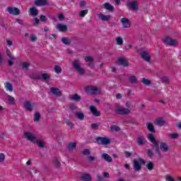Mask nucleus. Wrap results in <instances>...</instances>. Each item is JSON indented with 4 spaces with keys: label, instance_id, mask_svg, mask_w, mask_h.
<instances>
[{
    "label": "nucleus",
    "instance_id": "8",
    "mask_svg": "<svg viewBox=\"0 0 181 181\" xmlns=\"http://www.w3.org/2000/svg\"><path fill=\"white\" fill-rule=\"evenodd\" d=\"M117 63L118 66H122V67H128V66H129V62L128 60L123 57H119Z\"/></svg>",
    "mask_w": 181,
    "mask_h": 181
},
{
    "label": "nucleus",
    "instance_id": "32",
    "mask_svg": "<svg viewBox=\"0 0 181 181\" xmlns=\"http://www.w3.org/2000/svg\"><path fill=\"white\" fill-rule=\"evenodd\" d=\"M129 81L132 84H137L138 83V79H136V76H132L129 78Z\"/></svg>",
    "mask_w": 181,
    "mask_h": 181
},
{
    "label": "nucleus",
    "instance_id": "40",
    "mask_svg": "<svg viewBox=\"0 0 181 181\" xmlns=\"http://www.w3.org/2000/svg\"><path fill=\"white\" fill-rule=\"evenodd\" d=\"M88 13V9L81 11L79 16L81 18H84Z\"/></svg>",
    "mask_w": 181,
    "mask_h": 181
},
{
    "label": "nucleus",
    "instance_id": "55",
    "mask_svg": "<svg viewBox=\"0 0 181 181\" xmlns=\"http://www.w3.org/2000/svg\"><path fill=\"white\" fill-rule=\"evenodd\" d=\"M99 127L100 126L97 123H93V124H91V129H95V130L98 129Z\"/></svg>",
    "mask_w": 181,
    "mask_h": 181
},
{
    "label": "nucleus",
    "instance_id": "29",
    "mask_svg": "<svg viewBox=\"0 0 181 181\" xmlns=\"http://www.w3.org/2000/svg\"><path fill=\"white\" fill-rule=\"evenodd\" d=\"M5 88L7 91H10V92L13 91V86H12V83H11L9 82H6L5 83Z\"/></svg>",
    "mask_w": 181,
    "mask_h": 181
},
{
    "label": "nucleus",
    "instance_id": "61",
    "mask_svg": "<svg viewBox=\"0 0 181 181\" xmlns=\"http://www.w3.org/2000/svg\"><path fill=\"white\" fill-rule=\"evenodd\" d=\"M124 155H125L126 158H129V157H131V156H132V154L131 152H129V151H125V152H124Z\"/></svg>",
    "mask_w": 181,
    "mask_h": 181
},
{
    "label": "nucleus",
    "instance_id": "30",
    "mask_svg": "<svg viewBox=\"0 0 181 181\" xmlns=\"http://www.w3.org/2000/svg\"><path fill=\"white\" fill-rule=\"evenodd\" d=\"M147 128L150 132H156V130L155 129V126H153L152 123H147Z\"/></svg>",
    "mask_w": 181,
    "mask_h": 181
},
{
    "label": "nucleus",
    "instance_id": "39",
    "mask_svg": "<svg viewBox=\"0 0 181 181\" xmlns=\"http://www.w3.org/2000/svg\"><path fill=\"white\" fill-rule=\"evenodd\" d=\"M7 98L9 103H11V105H15V98L11 96L10 95H8Z\"/></svg>",
    "mask_w": 181,
    "mask_h": 181
},
{
    "label": "nucleus",
    "instance_id": "54",
    "mask_svg": "<svg viewBox=\"0 0 181 181\" xmlns=\"http://www.w3.org/2000/svg\"><path fill=\"white\" fill-rule=\"evenodd\" d=\"M33 21H34L33 26H36V25H39L40 23V20L37 18H34Z\"/></svg>",
    "mask_w": 181,
    "mask_h": 181
},
{
    "label": "nucleus",
    "instance_id": "45",
    "mask_svg": "<svg viewBox=\"0 0 181 181\" xmlns=\"http://www.w3.org/2000/svg\"><path fill=\"white\" fill-rule=\"evenodd\" d=\"M141 83H143V84H144L145 86H151V81L145 78H142Z\"/></svg>",
    "mask_w": 181,
    "mask_h": 181
},
{
    "label": "nucleus",
    "instance_id": "6",
    "mask_svg": "<svg viewBox=\"0 0 181 181\" xmlns=\"http://www.w3.org/2000/svg\"><path fill=\"white\" fill-rule=\"evenodd\" d=\"M164 45H167L168 46H177V40L171 39L169 37H165L163 39Z\"/></svg>",
    "mask_w": 181,
    "mask_h": 181
},
{
    "label": "nucleus",
    "instance_id": "37",
    "mask_svg": "<svg viewBox=\"0 0 181 181\" xmlns=\"http://www.w3.org/2000/svg\"><path fill=\"white\" fill-rule=\"evenodd\" d=\"M137 144H138V145H139V146H142V145H144L145 142H144V137L139 136L137 138Z\"/></svg>",
    "mask_w": 181,
    "mask_h": 181
},
{
    "label": "nucleus",
    "instance_id": "3",
    "mask_svg": "<svg viewBox=\"0 0 181 181\" xmlns=\"http://www.w3.org/2000/svg\"><path fill=\"white\" fill-rule=\"evenodd\" d=\"M146 162L145 160L143 158H139V160L136 159L133 160V168L134 172H139L141 169H142L141 165H145Z\"/></svg>",
    "mask_w": 181,
    "mask_h": 181
},
{
    "label": "nucleus",
    "instance_id": "34",
    "mask_svg": "<svg viewBox=\"0 0 181 181\" xmlns=\"http://www.w3.org/2000/svg\"><path fill=\"white\" fill-rule=\"evenodd\" d=\"M76 118H78V119L83 121L84 119V113H83L81 112H77L76 113Z\"/></svg>",
    "mask_w": 181,
    "mask_h": 181
},
{
    "label": "nucleus",
    "instance_id": "59",
    "mask_svg": "<svg viewBox=\"0 0 181 181\" xmlns=\"http://www.w3.org/2000/svg\"><path fill=\"white\" fill-rule=\"evenodd\" d=\"M96 181H105L101 175H97Z\"/></svg>",
    "mask_w": 181,
    "mask_h": 181
},
{
    "label": "nucleus",
    "instance_id": "28",
    "mask_svg": "<svg viewBox=\"0 0 181 181\" xmlns=\"http://www.w3.org/2000/svg\"><path fill=\"white\" fill-rule=\"evenodd\" d=\"M19 66L20 67H22L23 70H28L29 66H30V64L23 62L19 64Z\"/></svg>",
    "mask_w": 181,
    "mask_h": 181
},
{
    "label": "nucleus",
    "instance_id": "18",
    "mask_svg": "<svg viewBox=\"0 0 181 181\" xmlns=\"http://www.w3.org/2000/svg\"><path fill=\"white\" fill-rule=\"evenodd\" d=\"M98 18L103 22H108V21H110V19H111V16L110 15L106 16L104 14H99Z\"/></svg>",
    "mask_w": 181,
    "mask_h": 181
},
{
    "label": "nucleus",
    "instance_id": "47",
    "mask_svg": "<svg viewBox=\"0 0 181 181\" xmlns=\"http://www.w3.org/2000/svg\"><path fill=\"white\" fill-rule=\"evenodd\" d=\"M6 53L7 56L9 57V59H11L12 60H15V57H13V56H12V53L11 52V51L9 49H6Z\"/></svg>",
    "mask_w": 181,
    "mask_h": 181
},
{
    "label": "nucleus",
    "instance_id": "22",
    "mask_svg": "<svg viewBox=\"0 0 181 181\" xmlns=\"http://www.w3.org/2000/svg\"><path fill=\"white\" fill-rule=\"evenodd\" d=\"M156 124L158 125V127H163V125L166 124V122L162 117H158L156 119Z\"/></svg>",
    "mask_w": 181,
    "mask_h": 181
},
{
    "label": "nucleus",
    "instance_id": "50",
    "mask_svg": "<svg viewBox=\"0 0 181 181\" xmlns=\"http://www.w3.org/2000/svg\"><path fill=\"white\" fill-rule=\"evenodd\" d=\"M69 109L71 110V111H74V110H77V106H76V104L74 103H70Z\"/></svg>",
    "mask_w": 181,
    "mask_h": 181
},
{
    "label": "nucleus",
    "instance_id": "24",
    "mask_svg": "<svg viewBox=\"0 0 181 181\" xmlns=\"http://www.w3.org/2000/svg\"><path fill=\"white\" fill-rule=\"evenodd\" d=\"M102 158L104 159V160H106V162L110 163L112 162V157L110 156L107 153H103L102 154Z\"/></svg>",
    "mask_w": 181,
    "mask_h": 181
},
{
    "label": "nucleus",
    "instance_id": "11",
    "mask_svg": "<svg viewBox=\"0 0 181 181\" xmlns=\"http://www.w3.org/2000/svg\"><path fill=\"white\" fill-rule=\"evenodd\" d=\"M127 6L129 8V9H130L131 11H139V7L138 6V1H130L127 4Z\"/></svg>",
    "mask_w": 181,
    "mask_h": 181
},
{
    "label": "nucleus",
    "instance_id": "51",
    "mask_svg": "<svg viewBox=\"0 0 181 181\" xmlns=\"http://www.w3.org/2000/svg\"><path fill=\"white\" fill-rule=\"evenodd\" d=\"M146 151L148 156L151 158H153V152H152V150L148 148Z\"/></svg>",
    "mask_w": 181,
    "mask_h": 181
},
{
    "label": "nucleus",
    "instance_id": "7",
    "mask_svg": "<svg viewBox=\"0 0 181 181\" xmlns=\"http://www.w3.org/2000/svg\"><path fill=\"white\" fill-rule=\"evenodd\" d=\"M96 141L98 145H109V144H111V140L107 137H98Z\"/></svg>",
    "mask_w": 181,
    "mask_h": 181
},
{
    "label": "nucleus",
    "instance_id": "1",
    "mask_svg": "<svg viewBox=\"0 0 181 181\" xmlns=\"http://www.w3.org/2000/svg\"><path fill=\"white\" fill-rule=\"evenodd\" d=\"M147 138L148 141H150L151 144H151L152 149L155 151L156 153H157L158 156H162L160 149L162 151V152L169 151V147L168 146V144H166V143L161 142L159 146V141H156V139H155V136H153L152 133L148 134Z\"/></svg>",
    "mask_w": 181,
    "mask_h": 181
},
{
    "label": "nucleus",
    "instance_id": "17",
    "mask_svg": "<svg viewBox=\"0 0 181 181\" xmlns=\"http://www.w3.org/2000/svg\"><path fill=\"white\" fill-rule=\"evenodd\" d=\"M24 108L27 110V111H30V112H32L33 111V105L30 103V102L25 100L24 102Z\"/></svg>",
    "mask_w": 181,
    "mask_h": 181
},
{
    "label": "nucleus",
    "instance_id": "9",
    "mask_svg": "<svg viewBox=\"0 0 181 181\" xmlns=\"http://www.w3.org/2000/svg\"><path fill=\"white\" fill-rule=\"evenodd\" d=\"M24 136L25 138L28 139V141H30V142H33V144H35V142L37 141L36 136L29 132H25Z\"/></svg>",
    "mask_w": 181,
    "mask_h": 181
},
{
    "label": "nucleus",
    "instance_id": "58",
    "mask_svg": "<svg viewBox=\"0 0 181 181\" xmlns=\"http://www.w3.org/2000/svg\"><path fill=\"white\" fill-rule=\"evenodd\" d=\"M170 136L173 139H176L179 138V134L173 133V134H170Z\"/></svg>",
    "mask_w": 181,
    "mask_h": 181
},
{
    "label": "nucleus",
    "instance_id": "42",
    "mask_svg": "<svg viewBox=\"0 0 181 181\" xmlns=\"http://www.w3.org/2000/svg\"><path fill=\"white\" fill-rule=\"evenodd\" d=\"M53 163L55 165V168H60V166H62V164L60 163V161H59V160L56 158H54Z\"/></svg>",
    "mask_w": 181,
    "mask_h": 181
},
{
    "label": "nucleus",
    "instance_id": "49",
    "mask_svg": "<svg viewBox=\"0 0 181 181\" xmlns=\"http://www.w3.org/2000/svg\"><path fill=\"white\" fill-rule=\"evenodd\" d=\"M30 42H36V40H37V37H36L35 34H31L30 36Z\"/></svg>",
    "mask_w": 181,
    "mask_h": 181
},
{
    "label": "nucleus",
    "instance_id": "43",
    "mask_svg": "<svg viewBox=\"0 0 181 181\" xmlns=\"http://www.w3.org/2000/svg\"><path fill=\"white\" fill-rule=\"evenodd\" d=\"M54 70L55 73H57V74H60V73H62V67H60V66L59 65H55L54 67Z\"/></svg>",
    "mask_w": 181,
    "mask_h": 181
},
{
    "label": "nucleus",
    "instance_id": "53",
    "mask_svg": "<svg viewBox=\"0 0 181 181\" xmlns=\"http://www.w3.org/2000/svg\"><path fill=\"white\" fill-rule=\"evenodd\" d=\"M83 155H84L85 156H88V155L91 154V152L90 151V150L88 149H85L83 150V151L82 152Z\"/></svg>",
    "mask_w": 181,
    "mask_h": 181
},
{
    "label": "nucleus",
    "instance_id": "23",
    "mask_svg": "<svg viewBox=\"0 0 181 181\" xmlns=\"http://www.w3.org/2000/svg\"><path fill=\"white\" fill-rule=\"evenodd\" d=\"M103 5L106 11H109V12H114V6L111 5L110 3H105Z\"/></svg>",
    "mask_w": 181,
    "mask_h": 181
},
{
    "label": "nucleus",
    "instance_id": "36",
    "mask_svg": "<svg viewBox=\"0 0 181 181\" xmlns=\"http://www.w3.org/2000/svg\"><path fill=\"white\" fill-rule=\"evenodd\" d=\"M34 144H37V146H39V148H45V142H43L42 141L40 140H35V142Z\"/></svg>",
    "mask_w": 181,
    "mask_h": 181
},
{
    "label": "nucleus",
    "instance_id": "52",
    "mask_svg": "<svg viewBox=\"0 0 181 181\" xmlns=\"http://www.w3.org/2000/svg\"><path fill=\"white\" fill-rule=\"evenodd\" d=\"M85 60L86 62H89V63H91L94 62V58L92 57L88 56L85 57Z\"/></svg>",
    "mask_w": 181,
    "mask_h": 181
},
{
    "label": "nucleus",
    "instance_id": "63",
    "mask_svg": "<svg viewBox=\"0 0 181 181\" xmlns=\"http://www.w3.org/2000/svg\"><path fill=\"white\" fill-rule=\"evenodd\" d=\"M16 21L17 23H19V25H25V24H23V20H21V19H19V18H17Z\"/></svg>",
    "mask_w": 181,
    "mask_h": 181
},
{
    "label": "nucleus",
    "instance_id": "4",
    "mask_svg": "<svg viewBox=\"0 0 181 181\" xmlns=\"http://www.w3.org/2000/svg\"><path fill=\"white\" fill-rule=\"evenodd\" d=\"M72 66H73L74 70H76V71L79 74H84V73L86 72L84 71V69H83L81 68V64H80V62H78V60H77V59L74 60V62L72 63Z\"/></svg>",
    "mask_w": 181,
    "mask_h": 181
},
{
    "label": "nucleus",
    "instance_id": "38",
    "mask_svg": "<svg viewBox=\"0 0 181 181\" xmlns=\"http://www.w3.org/2000/svg\"><path fill=\"white\" fill-rule=\"evenodd\" d=\"M116 43L119 46H122L124 45V40H122V37H118L116 38Z\"/></svg>",
    "mask_w": 181,
    "mask_h": 181
},
{
    "label": "nucleus",
    "instance_id": "10",
    "mask_svg": "<svg viewBox=\"0 0 181 181\" xmlns=\"http://www.w3.org/2000/svg\"><path fill=\"white\" fill-rule=\"evenodd\" d=\"M7 11L10 15H14L15 16L21 15V10L16 7H8Z\"/></svg>",
    "mask_w": 181,
    "mask_h": 181
},
{
    "label": "nucleus",
    "instance_id": "48",
    "mask_svg": "<svg viewBox=\"0 0 181 181\" xmlns=\"http://www.w3.org/2000/svg\"><path fill=\"white\" fill-rule=\"evenodd\" d=\"M40 76L36 74H34L30 76V78H33V80H40Z\"/></svg>",
    "mask_w": 181,
    "mask_h": 181
},
{
    "label": "nucleus",
    "instance_id": "12",
    "mask_svg": "<svg viewBox=\"0 0 181 181\" xmlns=\"http://www.w3.org/2000/svg\"><path fill=\"white\" fill-rule=\"evenodd\" d=\"M50 91L55 97H62V93L58 88L52 87L50 88Z\"/></svg>",
    "mask_w": 181,
    "mask_h": 181
},
{
    "label": "nucleus",
    "instance_id": "5",
    "mask_svg": "<svg viewBox=\"0 0 181 181\" xmlns=\"http://www.w3.org/2000/svg\"><path fill=\"white\" fill-rule=\"evenodd\" d=\"M85 91L90 95H95V94H98V88H97V86H87L85 88Z\"/></svg>",
    "mask_w": 181,
    "mask_h": 181
},
{
    "label": "nucleus",
    "instance_id": "19",
    "mask_svg": "<svg viewBox=\"0 0 181 181\" xmlns=\"http://www.w3.org/2000/svg\"><path fill=\"white\" fill-rule=\"evenodd\" d=\"M29 13L31 16H37V15H39V11H37L35 6L29 9Z\"/></svg>",
    "mask_w": 181,
    "mask_h": 181
},
{
    "label": "nucleus",
    "instance_id": "13",
    "mask_svg": "<svg viewBox=\"0 0 181 181\" xmlns=\"http://www.w3.org/2000/svg\"><path fill=\"white\" fill-rule=\"evenodd\" d=\"M139 54L141 59H143V60H145V62H151V56H149V53H148L147 52L144 51L141 52Z\"/></svg>",
    "mask_w": 181,
    "mask_h": 181
},
{
    "label": "nucleus",
    "instance_id": "25",
    "mask_svg": "<svg viewBox=\"0 0 181 181\" xmlns=\"http://www.w3.org/2000/svg\"><path fill=\"white\" fill-rule=\"evenodd\" d=\"M36 6H43L47 5V0H36L35 1Z\"/></svg>",
    "mask_w": 181,
    "mask_h": 181
},
{
    "label": "nucleus",
    "instance_id": "60",
    "mask_svg": "<svg viewBox=\"0 0 181 181\" xmlns=\"http://www.w3.org/2000/svg\"><path fill=\"white\" fill-rule=\"evenodd\" d=\"M58 19H59V21H64V15L63 13L59 14Z\"/></svg>",
    "mask_w": 181,
    "mask_h": 181
},
{
    "label": "nucleus",
    "instance_id": "62",
    "mask_svg": "<svg viewBox=\"0 0 181 181\" xmlns=\"http://www.w3.org/2000/svg\"><path fill=\"white\" fill-rule=\"evenodd\" d=\"M88 160L90 162H94V160H95V157H94V156H89V157H88Z\"/></svg>",
    "mask_w": 181,
    "mask_h": 181
},
{
    "label": "nucleus",
    "instance_id": "56",
    "mask_svg": "<svg viewBox=\"0 0 181 181\" xmlns=\"http://www.w3.org/2000/svg\"><path fill=\"white\" fill-rule=\"evenodd\" d=\"M40 19L41 22H45V23L47 22V18H46L45 16L41 15L40 16Z\"/></svg>",
    "mask_w": 181,
    "mask_h": 181
},
{
    "label": "nucleus",
    "instance_id": "21",
    "mask_svg": "<svg viewBox=\"0 0 181 181\" xmlns=\"http://www.w3.org/2000/svg\"><path fill=\"white\" fill-rule=\"evenodd\" d=\"M50 77V74L45 73L41 74L40 80H42V81H49Z\"/></svg>",
    "mask_w": 181,
    "mask_h": 181
},
{
    "label": "nucleus",
    "instance_id": "46",
    "mask_svg": "<svg viewBox=\"0 0 181 181\" xmlns=\"http://www.w3.org/2000/svg\"><path fill=\"white\" fill-rule=\"evenodd\" d=\"M146 168H147V169H148V170H153V169H154V168H153V163H152V161H150L146 165Z\"/></svg>",
    "mask_w": 181,
    "mask_h": 181
},
{
    "label": "nucleus",
    "instance_id": "64",
    "mask_svg": "<svg viewBox=\"0 0 181 181\" xmlns=\"http://www.w3.org/2000/svg\"><path fill=\"white\" fill-rule=\"evenodd\" d=\"M103 177H106V178H110V173H108L107 172H104L103 173Z\"/></svg>",
    "mask_w": 181,
    "mask_h": 181
},
{
    "label": "nucleus",
    "instance_id": "16",
    "mask_svg": "<svg viewBox=\"0 0 181 181\" xmlns=\"http://www.w3.org/2000/svg\"><path fill=\"white\" fill-rule=\"evenodd\" d=\"M120 21L122 23L123 28H130L131 24L129 23V19L127 18H121Z\"/></svg>",
    "mask_w": 181,
    "mask_h": 181
},
{
    "label": "nucleus",
    "instance_id": "57",
    "mask_svg": "<svg viewBox=\"0 0 181 181\" xmlns=\"http://www.w3.org/2000/svg\"><path fill=\"white\" fill-rule=\"evenodd\" d=\"M5 161V154L0 153V163H2Z\"/></svg>",
    "mask_w": 181,
    "mask_h": 181
},
{
    "label": "nucleus",
    "instance_id": "31",
    "mask_svg": "<svg viewBox=\"0 0 181 181\" xmlns=\"http://www.w3.org/2000/svg\"><path fill=\"white\" fill-rule=\"evenodd\" d=\"M62 43H64V45H66L67 46H69V45H71V41L67 37H62Z\"/></svg>",
    "mask_w": 181,
    "mask_h": 181
},
{
    "label": "nucleus",
    "instance_id": "26",
    "mask_svg": "<svg viewBox=\"0 0 181 181\" xmlns=\"http://www.w3.org/2000/svg\"><path fill=\"white\" fill-rule=\"evenodd\" d=\"M80 179L83 181H91V176L90 175V174L85 173L81 176Z\"/></svg>",
    "mask_w": 181,
    "mask_h": 181
},
{
    "label": "nucleus",
    "instance_id": "20",
    "mask_svg": "<svg viewBox=\"0 0 181 181\" xmlns=\"http://www.w3.org/2000/svg\"><path fill=\"white\" fill-rule=\"evenodd\" d=\"M57 28L59 30V32H67V25H66L59 23L57 25Z\"/></svg>",
    "mask_w": 181,
    "mask_h": 181
},
{
    "label": "nucleus",
    "instance_id": "27",
    "mask_svg": "<svg viewBox=\"0 0 181 181\" xmlns=\"http://www.w3.org/2000/svg\"><path fill=\"white\" fill-rule=\"evenodd\" d=\"M160 81H161V83H163V84H165V86H168L170 83V81L169 80V78L168 76H163L160 78Z\"/></svg>",
    "mask_w": 181,
    "mask_h": 181
},
{
    "label": "nucleus",
    "instance_id": "44",
    "mask_svg": "<svg viewBox=\"0 0 181 181\" xmlns=\"http://www.w3.org/2000/svg\"><path fill=\"white\" fill-rule=\"evenodd\" d=\"M65 124H66L68 127H70L71 129H73V127H74V124H73L69 119H65Z\"/></svg>",
    "mask_w": 181,
    "mask_h": 181
},
{
    "label": "nucleus",
    "instance_id": "14",
    "mask_svg": "<svg viewBox=\"0 0 181 181\" xmlns=\"http://www.w3.org/2000/svg\"><path fill=\"white\" fill-rule=\"evenodd\" d=\"M69 100L71 101H76V103H80V101H81V96L78 95V94L77 93L70 95Z\"/></svg>",
    "mask_w": 181,
    "mask_h": 181
},
{
    "label": "nucleus",
    "instance_id": "15",
    "mask_svg": "<svg viewBox=\"0 0 181 181\" xmlns=\"http://www.w3.org/2000/svg\"><path fill=\"white\" fill-rule=\"evenodd\" d=\"M89 108L90 110V112H92L93 115L95 117H100V115H101V112L97 110V107H95V106L90 105Z\"/></svg>",
    "mask_w": 181,
    "mask_h": 181
},
{
    "label": "nucleus",
    "instance_id": "2",
    "mask_svg": "<svg viewBox=\"0 0 181 181\" xmlns=\"http://www.w3.org/2000/svg\"><path fill=\"white\" fill-rule=\"evenodd\" d=\"M115 112L116 114H118V115H128V114L131 112V110L128 108L122 107V106L117 104L115 105Z\"/></svg>",
    "mask_w": 181,
    "mask_h": 181
},
{
    "label": "nucleus",
    "instance_id": "35",
    "mask_svg": "<svg viewBox=\"0 0 181 181\" xmlns=\"http://www.w3.org/2000/svg\"><path fill=\"white\" fill-rule=\"evenodd\" d=\"M110 131H111V132H114V131H115L116 132H118L121 131V129L119 128V127H118L117 125H111Z\"/></svg>",
    "mask_w": 181,
    "mask_h": 181
},
{
    "label": "nucleus",
    "instance_id": "41",
    "mask_svg": "<svg viewBox=\"0 0 181 181\" xmlns=\"http://www.w3.org/2000/svg\"><path fill=\"white\" fill-rule=\"evenodd\" d=\"M76 143L71 142L68 144V149H69V151H73V149H76Z\"/></svg>",
    "mask_w": 181,
    "mask_h": 181
},
{
    "label": "nucleus",
    "instance_id": "33",
    "mask_svg": "<svg viewBox=\"0 0 181 181\" xmlns=\"http://www.w3.org/2000/svg\"><path fill=\"white\" fill-rule=\"evenodd\" d=\"M40 118H42L40 113H39V112H36L34 115V122H39V121H40Z\"/></svg>",
    "mask_w": 181,
    "mask_h": 181
}]
</instances>
